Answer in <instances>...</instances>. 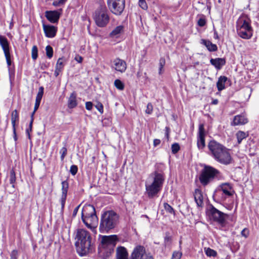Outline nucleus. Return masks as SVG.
<instances>
[{"mask_svg":"<svg viewBox=\"0 0 259 259\" xmlns=\"http://www.w3.org/2000/svg\"><path fill=\"white\" fill-rule=\"evenodd\" d=\"M209 154L218 162L229 165L232 162L230 150L215 140L210 141L208 144Z\"/></svg>","mask_w":259,"mask_h":259,"instance_id":"1","label":"nucleus"},{"mask_svg":"<svg viewBox=\"0 0 259 259\" xmlns=\"http://www.w3.org/2000/svg\"><path fill=\"white\" fill-rule=\"evenodd\" d=\"M75 246L77 251L83 256L92 250V237L90 233L84 229H78L75 233Z\"/></svg>","mask_w":259,"mask_h":259,"instance_id":"2","label":"nucleus"},{"mask_svg":"<svg viewBox=\"0 0 259 259\" xmlns=\"http://www.w3.org/2000/svg\"><path fill=\"white\" fill-rule=\"evenodd\" d=\"M164 179L163 174L157 170L149 175L145 183L146 192L149 198L156 196L161 190Z\"/></svg>","mask_w":259,"mask_h":259,"instance_id":"3","label":"nucleus"},{"mask_svg":"<svg viewBox=\"0 0 259 259\" xmlns=\"http://www.w3.org/2000/svg\"><path fill=\"white\" fill-rule=\"evenodd\" d=\"M236 30L238 35L243 39L250 38L253 35L251 20L246 15H242L236 22Z\"/></svg>","mask_w":259,"mask_h":259,"instance_id":"4","label":"nucleus"},{"mask_svg":"<svg viewBox=\"0 0 259 259\" xmlns=\"http://www.w3.org/2000/svg\"><path fill=\"white\" fill-rule=\"evenodd\" d=\"M118 216L113 210L105 212L101 217L99 231L102 233H107L116 226Z\"/></svg>","mask_w":259,"mask_h":259,"instance_id":"5","label":"nucleus"},{"mask_svg":"<svg viewBox=\"0 0 259 259\" xmlns=\"http://www.w3.org/2000/svg\"><path fill=\"white\" fill-rule=\"evenodd\" d=\"M117 239L115 235L102 236L99 250L100 253L103 254L104 257H107L113 252Z\"/></svg>","mask_w":259,"mask_h":259,"instance_id":"6","label":"nucleus"},{"mask_svg":"<svg viewBox=\"0 0 259 259\" xmlns=\"http://www.w3.org/2000/svg\"><path fill=\"white\" fill-rule=\"evenodd\" d=\"M220 172L217 169L209 165H205L199 176V181L202 186H205L218 177Z\"/></svg>","mask_w":259,"mask_h":259,"instance_id":"7","label":"nucleus"},{"mask_svg":"<svg viewBox=\"0 0 259 259\" xmlns=\"http://www.w3.org/2000/svg\"><path fill=\"white\" fill-rule=\"evenodd\" d=\"M93 18L96 24L100 27L106 26L109 22L110 18L105 7L100 6L95 12Z\"/></svg>","mask_w":259,"mask_h":259,"instance_id":"8","label":"nucleus"},{"mask_svg":"<svg viewBox=\"0 0 259 259\" xmlns=\"http://www.w3.org/2000/svg\"><path fill=\"white\" fill-rule=\"evenodd\" d=\"M206 213L210 220L221 225H225L226 220L229 217L228 214L219 210L212 205H210L207 207Z\"/></svg>","mask_w":259,"mask_h":259,"instance_id":"9","label":"nucleus"},{"mask_svg":"<svg viewBox=\"0 0 259 259\" xmlns=\"http://www.w3.org/2000/svg\"><path fill=\"white\" fill-rule=\"evenodd\" d=\"M107 4L110 11L115 15H120L125 7L124 0H107Z\"/></svg>","mask_w":259,"mask_h":259,"instance_id":"10","label":"nucleus"},{"mask_svg":"<svg viewBox=\"0 0 259 259\" xmlns=\"http://www.w3.org/2000/svg\"><path fill=\"white\" fill-rule=\"evenodd\" d=\"M81 220L88 229L96 233V228L98 224V218L96 214L81 218Z\"/></svg>","mask_w":259,"mask_h":259,"instance_id":"11","label":"nucleus"},{"mask_svg":"<svg viewBox=\"0 0 259 259\" xmlns=\"http://www.w3.org/2000/svg\"><path fill=\"white\" fill-rule=\"evenodd\" d=\"M205 133L204 125L200 124L199 125L197 141V146L199 150L203 149L205 146Z\"/></svg>","mask_w":259,"mask_h":259,"instance_id":"12","label":"nucleus"},{"mask_svg":"<svg viewBox=\"0 0 259 259\" xmlns=\"http://www.w3.org/2000/svg\"><path fill=\"white\" fill-rule=\"evenodd\" d=\"M62 9L55 11H46V17L52 23H57L62 13Z\"/></svg>","mask_w":259,"mask_h":259,"instance_id":"13","label":"nucleus"},{"mask_svg":"<svg viewBox=\"0 0 259 259\" xmlns=\"http://www.w3.org/2000/svg\"><path fill=\"white\" fill-rule=\"evenodd\" d=\"M111 67L116 71L122 73L126 69V63L122 59L116 58L112 61Z\"/></svg>","mask_w":259,"mask_h":259,"instance_id":"14","label":"nucleus"},{"mask_svg":"<svg viewBox=\"0 0 259 259\" xmlns=\"http://www.w3.org/2000/svg\"><path fill=\"white\" fill-rule=\"evenodd\" d=\"M145 254H146L144 247L138 245L134 248L131 254V259H144Z\"/></svg>","mask_w":259,"mask_h":259,"instance_id":"15","label":"nucleus"},{"mask_svg":"<svg viewBox=\"0 0 259 259\" xmlns=\"http://www.w3.org/2000/svg\"><path fill=\"white\" fill-rule=\"evenodd\" d=\"M62 186V195L60 199L61 204V209L63 210L64 208L65 202L67 198V192L69 188V184L67 181H64L61 183Z\"/></svg>","mask_w":259,"mask_h":259,"instance_id":"16","label":"nucleus"},{"mask_svg":"<svg viewBox=\"0 0 259 259\" xmlns=\"http://www.w3.org/2000/svg\"><path fill=\"white\" fill-rule=\"evenodd\" d=\"M43 29L46 37L48 38H53L55 36L57 31V27L53 25H42Z\"/></svg>","mask_w":259,"mask_h":259,"instance_id":"17","label":"nucleus"},{"mask_svg":"<svg viewBox=\"0 0 259 259\" xmlns=\"http://www.w3.org/2000/svg\"><path fill=\"white\" fill-rule=\"evenodd\" d=\"M96 214L94 206L91 204H85L83 206L81 212V218Z\"/></svg>","mask_w":259,"mask_h":259,"instance_id":"18","label":"nucleus"},{"mask_svg":"<svg viewBox=\"0 0 259 259\" xmlns=\"http://www.w3.org/2000/svg\"><path fill=\"white\" fill-rule=\"evenodd\" d=\"M248 119L245 115L241 114L234 116L233 121L231 124L233 126L244 125L248 122Z\"/></svg>","mask_w":259,"mask_h":259,"instance_id":"19","label":"nucleus"},{"mask_svg":"<svg viewBox=\"0 0 259 259\" xmlns=\"http://www.w3.org/2000/svg\"><path fill=\"white\" fill-rule=\"evenodd\" d=\"M220 187L221 191L223 192V194H225L226 196L230 197L233 195L234 191L230 183H223L221 184Z\"/></svg>","mask_w":259,"mask_h":259,"instance_id":"20","label":"nucleus"},{"mask_svg":"<svg viewBox=\"0 0 259 259\" xmlns=\"http://www.w3.org/2000/svg\"><path fill=\"white\" fill-rule=\"evenodd\" d=\"M210 63L212 65L214 66L217 69L220 70L226 64V60L224 58H211L210 60Z\"/></svg>","mask_w":259,"mask_h":259,"instance_id":"21","label":"nucleus"},{"mask_svg":"<svg viewBox=\"0 0 259 259\" xmlns=\"http://www.w3.org/2000/svg\"><path fill=\"white\" fill-rule=\"evenodd\" d=\"M194 196L197 205L199 207H202L203 204V198L201 191L199 189H195Z\"/></svg>","mask_w":259,"mask_h":259,"instance_id":"22","label":"nucleus"},{"mask_svg":"<svg viewBox=\"0 0 259 259\" xmlns=\"http://www.w3.org/2000/svg\"><path fill=\"white\" fill-rule=\"evenodd\" d=\"M126 249L123 246H119L116 249V259H128Z\"/></svg>","mask_w":259,"mask_h":259,"instance_id":"23","label":"nucleus"},{"mask_svg":"<svg viewBox=\"0 0 259 259\" xmlns=\"http://www.w3.org/2000/svg\"><path fill=\"white\" fill-rule=\"evenodd\" d=\"M201 44L204 45L209 52L217 51L218 47L215 44H212L210 40L204 39H201Z\"/></svg>","mask_w":259,"mask_h":259,"instance_id":"24","label":"nucleus"},{"mask_svg":"<svg viewBox=\"0 0 259 259\" xmlns=\"http://www.w3.org/2000/svg\"><path fill=\"white\" fill-rule=\"evenodd\" d=\"M44 94V88L42 87H39L38 89V92L37 94L36 99H35V105L34 107V112H36V110L38 109L40 101L41 100L42 96Z\"/></svg>","mask_w":259,"mask_h":259,"instance_id":"25","label":"nucleus"},{"mask_svg":"<svg viewBox=\"0 0 259 259\" xmlns=\"http://www.w3.org/2000/svg\"><path fill=\"white\" fill-rule=\"evenodd\" d=\"M227 80L228 78L225 76L219 77L217 82V87L219 91H221L225 89V83Z\"/></svg>","mask_w":259,"mask_h":259,"instance_id":"26","label":"nucleus"},{"mask_svg":"<svg viewBox=\"0 0 259 259\" xmlns=\"http://www.w3.org/2000/svg\"><path fill=\"white\" fill-rule=\"evenodd\" d=\"M77 105L76 101V95L75 92H73L70 95L68 100V107L71 109L75 108Z\"/></svg>","mask_w":259,"mask_h":259,"instance_id":"27","label":"nucleus"},{"mask_svg":"<svg viewBox=\"0 0 259 259\" xmlns=\"http://www.w3.org/2000/svg\"><path fill=\"white\" fill-rule=\"evenodd\" d=\"M123 30L124 27L122 25L118 26L111 32L110 35L112 37H118L123 32Z\"/></svg>","mask_w":259,"mask_h":259,"instance_id":"28","label":"nucleus"},{"mask_svg":"<svg viewBox=\"0 0 259 259\" xmlns=\"http://www.w3.org/2000/svg\"><path fill=\"white\" fill-rule=\"evenodd\" d=\"M0 45L4 52L10 50L9 44L5 36L0 35Z\"/></svg>","mask_w":259,"mask_h":259,"instance_id":"29","label":"nucleus"},{"mask_svg":"<svg viewBox=\"0 0 259 259\" xmlns=\"http://www.w3.org/2000/svg\"><path fill=\"white\" fill-rule=\"evenodd\" d=\"M19 120V114L17 110H14L11 115V121L13 126V131L15 133L16 122Z\"/></svg>","mask_w":259,"mask_h":259,"instance_id":"30","label":"nucleus"},{"mask_svg":"<svg viewBox=\"0 0 259 259\" xmlns=\"http://www.w3.org/2000/svg\"><path fill=\"white\" fill-rule=\"evenodd\" d=\"M248 136V133L239 131L236 134V137L237 139L238 144H240L243 139H246Z\"/></svg>","mask_w":259,"mask_h":259,"instance_id":"31","label":"nucleus"},{"mask_svg":"<svg viewBox=\"0 0 259 259\" xmlns=\"http://www.w3.org/2000/svg\"><path fill=\"white\" fill-rule=\"evenodd\" d=\"M114 84L115 87L119 90L122 91L124 88V83L119 79H116L114 81Z\"/></svg>","mask_w":259,"mask_h":259,"instance_id":"32","label":"nucleus"},{"mask_svg":"<svg viewBox=\"0 0 259 259\" xmlns=\"http://www.w3.org/2000/svg\"><path fill=\"white\" fill-rule=\"evenodd\" d=\"M46 55L48 58L51 59L53 56V49L52 47L48 45L46 47Z\"/></svg>","mask_w":259,"mask_h":259,"instance_id":"33","label":"nucleus"},{"mask_svg":"<svg viewBox=\"0 0 259 259\" xmlns=\"http://www.w3.org/2000/svg\"><path fill=\"white\" fill-rule=\"evenodd\" d=\"M65 61V59L64 57L59 58L57 60L56 67L63 70L64 67V63Z\"/></svg>","mask_w":259,"mask_h":259,"instance_id":"34","label":"nucleus"},{"mask_svg":"<svg viewBox=\"0 0 259 259\" xmlns=\"http://www.w3.org/2000/svg\"><path fill=\"white\" fill-rule=\"evenodd\" d=\"M31 57L33 60H35L38 57V50L36 46H33L32 48Z\"/></svg>","mask_w":259,"mask_h":259,"instance_id":"35","label":"nucleus"},{"mask_svg":"<svg viewBox=\"0 0 259 259\" xmlns=\"http://www.w3.org/2000/svg\"><path fill=\"white\" fill-rule=\"evenodd\" d=\"M205 254L208 256H213L214 257V256H215L217 254V252L215 250H214L210 248H207V249H206L205 250Z\"/></svg>","mask_w":259,"mask_h":259,"instance_id":"36","label":"nucleus"},{"mask_svg":"<svg viewBox=\"0 0 259 259\" xmlns=\"http://www.w3.org/2000/svg\"><path fill=\"white\" fill-rule=\"evenodd\" d=\"M164 208L165 210L168 213L171 214H175V211L174 208L169 205L167 203H164L163 204Z\"/></svg>","mask_w":259,"mask_h":259,"instance_id":"37","label":"nucleus"},{"mask_svg":"<svg viewBox=\"0 0 259 259\" xmlns=\"http://www.w3.org/2000/svg\"><path fill=\"white\" fill-rule=\"evenodd\" d=\"M10 184L12 185V187H14V183L16 181V176L15 172L13 170H11L10 171Z\"/></svg>","mask_w":259,"mask_h":259,"instance_id":"38","label":"nucleus"},{"mask_svg":"<svg viewBox=\"0 0 259 259\" xmlns=\"http://www.w3.org/2000/svg\"><path fill=\"white\" fill-rule=\"evenodd\" d=\"M67 0H54L52 5L55 7H60L64 5Z\"/></svg>","mask_w":259,"mask_h":259,"instance_id":"39","label":"nucleus"},{"mask_svg":"<svg viewBox=\"0 0 259 259\" xmlns=\"http://www.w3.org/2000/svg\"><path fill=\"white\" fill-rule=\"evenodd\" d=\"M164 244L165 246H168L170 245L171 243V237L169 235L168 233H166L164 237Z\"/></svg>","mask_w":259,"mask_h":259,"instance_id":"40","label":"nucleus"},{"mask_svg":"<svg viewBox=\"0 0 259 259\" xmlns=\"http://www.w3.org/2000/svg\"><path fill=\"white\" fill-rule=\"evenodd\" d=\"M180 147L178 143H175L171 145V152L173 154L177 153L180 150Z\"/></svg>","mask_w":259,"mask_h":259,"instance_id":"41","label":"nucleus"},{"mask_svg":"<svg viewBox=\"0 0 259 259\" xmlns=\"http://www.w3.org/2000/svg\"><path fill=\"white\" fill-rule=\"evenodd\" d=\"M67 150L65 146L63 147L60 151L61 154V160L63 161L67 154Z\"/></svg>","mask_w":259,"mask_h":259,"instance_id":"42","label":"nucleus"},{"mask_svg":"<svg viewBox=\"0 0 259 259\" xmlns=\"http://www.w3.org/2000/svg\"><path fill=\"white\" fill-rule=\"evenodd\" d=\"M182 253L180 251H175L173 252L171 259H180Z\"/></svg>","mask_w":259,"mask_h":259,"instance_id":"43","label":"nucleus"},{"mask_svg":"<svg viewBox=\"0 0 259 259\" xmlns=\"http://www.w3.org/2000/svg\"><path fill=\"white\" fill-rule=\"evenodd\" d=\"M96 108L100 112L101 114H102L104 112V107L103 104L100 102H98L95 105Z\"/></svg>","mask_w":259,"mask_h":259,"instance_id":"44","label":"nucleus"},{"mask_svg":"<svg viewBox=\"0 0 259 259\" xmlns=\"http://www.w3.org/2000/svg\"><path fill=\"white\" fill-rule=\"evenodd\" d=\"M78 171V167L75 165H72L70 168V172L73 175H75Z\"/></svg>","mask_w":259,"mask_h":259,"instance_id":"45","label":"nucleus"},{"mask_svg":"<svg viewBox=\"0 0 259 259\" xmlns=\"http://www.w3.org/2000/svg\"><path fill=\"white\" fill-rule=\"evenodd\" d=\"M153 111V105L151 103H149L147 105L146 113L148 114H152Z\"/></svg>","mask_w":259,"mask_h":259,"instance_id":"46","label":"nucleus"},{"mask_svg":"<svg viewBox=\"0 0 259 259\" xmlns=\"http://www.w3.org/2000/svg\"><path fill=\"white\" fill-rule=\"evenodd\" d=\"M139 6L143 10H146L148 8L147 5L145 0L139 1Z\"/></svg>","mask_w":259,"mask_h":259,"instance_id":"47","label":"nucleus"},{"mask_svg":"<svg viewBox=\"0 0 259 259\" xmlns=\"http://www.w3.org/2000/svg\"><path fill=\"white\" fill-rule=\"evenodd\" d=\"M198 25L200 27H203L206 24V20L204 17H201L197 22Z\"/></svg>","mask_w":259,"mask_h":259,"instance_id":"48","label":"nucleus"},{"mask_svg":"<svg viewBox=\"0 0 259 259\" xmlns=\"http://www.w3.org/2000/svg\"><path fill=\"white\" fill-rule=\"evenodd\" d=\"M32 123H33V122H32V121H30L29 127L28 128H27L26 130V133L29 139H30V133L32 131Z\"/></svg>","mask_w":259,"mask_h":259,"instance_id":"49","label":"nucleus"},{"mask_svg":"<svg viewBox=\"0 0 259 259\" xmlns=\"http://www.w3.org/2000/svg\"><path fill=\"white\" fill-rule=\"evenodd\" d=\"M11 259H17L18 251L16 250H13L11 253Z\"/></svg>","mask_w":259,"mask_h":259,"instance_id":"50","label":"nucleus"},{"mask_svg":"<svg viewBox=\"0 0 259 259\" xmlns=\"http://www.w3.org/2000/svg\"><path fill=\"white\" fill-rule=\"evenodd\" d=\"M6 61L11 60V56L10 50L4 52Z\"/></svg>","mask_w":259,"mask_h":259,"instance_id":"51","label":"nucleus"},{"mask_svg":"<svg viewBox=\"0 0 259 259\" xmlns=\"http://www.w3.org/2000/svg\"><path fill=\"white\" fill-rule=\"evenodd\" d=\"M93 108V103L91 102H87L85 103V108L88 110H91Z\"/></svg>","mask_w":259,"mask_h":259,"instance_id":"52","label":"nucleus"},{"mask_svg":"<svg viewBox=\"0 0 259 259\" xmlns=\"http://www.w3.org/2000/svg\"><path fill=\"white\" fill-rule=\"evenodd\" d=\"M165 64V60L164 58H161L159 60V67H161V68H163Z\"/></svg>","mask_w":259,"mask_h":259,"instance_id":"53","label":"nucleus"},{"mask_svg":"<svg viewBox=\"0 0 259 259\" xmlns=\"http://www.w3.org/2000/svg\"><path fill=\"white\" fill-rule=\"evenodd\" d=\"M62 69L58 68L57 67H55V70L54 72V75L56 77L58 76L59 74V73L62 71Z\"/></svg>","mask_w":259,"mask_h":259,"instance_id":"54","label":"nucleus"},{"mask_svg":"<svg viewBox=\"0 0 259 259\" xmlns=\"http://www.w3.org/2000/svg\"><path fill=\"white\" fill-rule=\"evenodd\" d=\"M80 205H78L77 206H76L73 210V213H72V216L73 217H75L77 213V212L78 211V209L79 208V207H80Z\"/></svg>","mask_w":259,"mask_h":259,"instance_id":"55","label":"nucleus"},{"mask_svg":"<svg viewBox=\"0 0 259 259\" xmlns=\"http://www.w3.org/2000/svg\"><path fill=\"white\" fill-rule=\"evenodd\" d=\"M241 235L243 236L247 237L248 235V231L246 229H244L241 232Z\"/></svg>","mask_w":259,"mask_h":259,"instance_id":"56","label":"nucleus"},{"mask_svg":"<svg viewBox=\"0 0 259 259\" xmlns=\"http://www.w3.org/2000/svg\"><path fill=\"white\" fill-rule=\"evenodd\" d=\"M75 60L78 63H81L83 60V58L81 56L77 55L75 57Z\"/></svg>","mask_w":259,"mask_h":259,"instance_id":"57","label":"nucleus"},{"mask_svg":"<svg viewBox=\"0 0 259 259\" xmlns=\"http://www.w3.org/2000/svg\"><path fill=\"white\" fill-rule=\"evenodd\" d=\"M49 63H42L41 64V69H47L49 66Z\"/></svg>","mask_w":259,"mask_h":259,"instance_id":"58","label":"nucleus"},{"mask_svg":"<svg viewBox=\"0 0 259 259\" xmlns=\"http://www.w3.org/2000/svg\"><path fill=\"white\" fill-rule=\"evenodd\" d=\"M160 140L159 139H154L153 141V145L155 147L159 145L160 144Z\"/></svg>","mask_w":259,"mask_h":259,"instance_id":"59","label":"nucleus"},{"mask_svg":"<svg viewBox=\"0 0 259 259\" xmlns=\"http://www.w3.org/2000/svg\"><path fill=\"white\" fill-rule=\"evenodd\" d=\"M144 259H154V258L150 253H148V254H145V256L144 257Z\"/></svg>","mask_w":259,"mask_h":259,"instance_id":"60","label":"nucleus"},{"mask_svg":"<svg viewBox=\"0 0 259 259\" xmlns=\"http://www.w3.org/2000/svg\"><path fill=\"white\" fill-rule=\"evenodd\" d=\"M6 62H7L8 67L10 68L11 66L12 65V60L7 61Z\"/></svg>","mask_w":259,"mask_h":259,"instance_id":"61","label":"nucleus"},{"mask_svg":"<svg viewBox=\"0 0 259 259\" xmlns=\"http://www.w3.org/2000/svg\"><path fill=\"white\" fill-rule=\"evenodd\" d=\"M218 99H214L213 100V101H212V104H213V105H217L218 104Z\"/></svg>","mask_w":259,"mask_h":259,"instance_id":"62","label":"nucleus"},{"mask_svg":"<svg viewBox=\"0 0 259 259\" xmlns=\"http://www.w3.org/2000/svg\"><path fill=\"white\" fill-rule=\"evenodd\" d=\"M35 112H34V110L31 115V121H32V122H33V116H34V114H35Z\"/></svg>","mask_w":259,"mask_h":259,"instance_id":"63","label":"nucleus"},{"mask_svg":"<svg viewBox=\"0 0 259 259\" xmlns=\"http://www.w3.org/2000/svg\"><path fill=\"white\" fill-rule=\"evenodd\" d=\"M162 69H163V68H161V67H159V74H161L162 73Z\"/></svg>","mask_w":259,"mask_h":259,"instance_id":"64","label":"nucleus"}]
</instances>
